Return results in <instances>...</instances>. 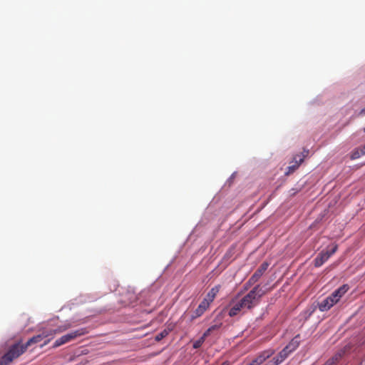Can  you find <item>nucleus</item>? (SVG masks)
I'll return each instance as SVG.
<instances>
[{
    "mask_svg": "<svg viewBox=\"0 0 365 365\" xmlns=\"http://www.w3.org/2000/svg\"><path fill=\"white\" fill-rule=\"evenodd\" d=\"M71 327V324H65V325H63V326H60L56 329H46V330H43L39 334L41 336V339L43 340V339H46V338H47L48 336H53L56 333L63 332V331L67 330L68 329H69Z\"/></svg>",
    "mask_w": 365,
    "mask_h": 365,
    "instance_id": "nucleus-9",
    "label": "nucleus"
},
{
    "mask_svg": "<svg viewBox=\"0 0 365 365\" xmlns=\"http://www.w3.org/2000/svg\"><path fill=\"white\" fill-rule=\"evenodd\" d=\"M221 365H230L229 361H225Z\"/></svg>",
    "mask_w": 365,
    "mask_h": 365,
    "instance_id": "nucleus-26",
    "label": "nucleus"
},
{
    "mask_svg": "<svg viewBox=\"0 0 365 365\" xmlns=\"http://www.w3.org/2000/svg\"><path fill=\"white\" fill-rule=\"evenodd\" d=\"M334 304L333 299H331V298L327 297L319 304V309L322 312L327 311Z\"/></svg>",
    "mask_w": 365,
    "mask_h": 365,
    "instance_id": "nucleus-15",
    "label": "nucleus"
},
{
    "mask_svg": "<svg viewBox=\"0 0 365 365\" xmlns=\"http://www.w3.org/2000/svg\"><path fill=\"white\" fill-rule=\"evenodd\" d=\"M297 192V190H295L292 195H295V193Z\"/></svg>",
    "mask_w": 365,
    "mask_h": 365,
    "instance_id": "nucleus-28",
    "label": "nucleus"
},
{
    "mask_svg": "<svg viewBox=\"0 0 365 365\" xmlns=\"http://www.w3.org/2000/svg\"><path fill=\"white\" fill-rule=\"evenodd\" d=\"M349 287L348 284H343L337 289H336L330 296L331 299H333V302L336 304L340 299L348 292Z\"/></svg>",
    "mask_w": 365,
    "mask_h": 365,
    "instance_id": "nucleus-8",
    "label": "nucleus"
},
{
    "mask_svg": "<svg viewBox=\"0 0 365 365\" xmlns=\"http://www.w3.org/2000/svg\"><path fill=\"white\" fill-rule=\"evenodd\" d=\"M49 341H50V339H48V340L45 341L44 343H43V345L47 344Z\"/></svg>",
    "mask_w": 365,
    "mask_h": 365,
    "instance_id": "nucleus-27",
    "label": "nucleus"
},
{
    "mask_svg": "<svg viewBox=\"0 0 365 365\" xmlns=\"http://www.w3.org/2000/svg\"><path fill=\"white\" fill-rule=\"evenodd\" d=\"M41 341V336H40V334H38L29 339L25 344L22 345L24 346V347H25V349L26 350L28 347L30 346L31 345L39 343Z\"/></svg>",
    "mask_w": 365,
    "mask_h": 365,
    "instance_id": "nucleus-17",
    "label": "nucleus"
},
{
    "mask_svg": "<svg viewBox=\"0 0 365 365\" xmlns=\"http://www.w3.org/2000/svg\"><path fill=\"white\" fill-rule=\"evenodd\" d=\"M221 326H222V323H219V324L212 325L211 327H209V329H211L212 331H213L215 330L219 329L221 327Z\"/></svg>",
    "mask_w": 365,
    "mask_h": 365,
    "instance_id": "nucleus-22",
    "label": "nucleus"
},
{
    "mask_svg": "<svg viewBox=\"0 0 365 365\" xmlns=\"http://www.w3.org/2000/svg\"><path fill=\"white\" fill-rule=\"evenodd\" d=\"M294 164L287 168V171L285 172L286 175H289L293 173L299 168L300 164L304 161V158H299V159L298 160L297 156H295L294 158Z\"/></svg>",
    "mask_w": 365,
    "mask_h": 365,
    "instance_id": "nucleus-12",
    "label": "nucleus"
},
{
    "mask_svg": "<svg viewBox=\"0 0 365 365\" xmlns=\"http://www.w3.org/2000/svg\"><path fill=\"white\" fill-rule=\"evenodd\" d=\"M341 356V354H337L329 359L331 361L332 364L336 365L337 364V362L339 361V360L340 359Z\"/></svg>",
    "mask_w": 365,
    "mask_h": 365,
    "instance_id": "nucleus-19",
    "label": "nucleus"
},
{
    "mask_svg": "<svg viewBox=\"0 0 365 365\" xmlns=\"http://www.w3.org/2000/svg\"><path fill=\"white\" fill-rule=\"evenodd\" d=\"M341 356V354H337L329 359L331 361L332 364L336 365L337 364V362L339 361V360L340 359Z\"/></svg>",
    "mask_w": 365,
    "mask_h": 365,
    "instance_id": "nucleus-20",
    "label": "nucleus"
},
{
    "mask_svg": "<svg viewBox=\"0 0 365 365\" xmlns=\"http://www.w3.org/2000/svg\"><path fill=\"white\" fill-rule=\"evenodd\" d=\"M264 292L259 284L256 285L252 290H250L246 295L240 299L247 310H251L257 305L259 304L261 297L264 295Z\"/></svg>",
    "mask_w": 365,
    "mask_h": 365,
    "instance_id": "nucleus-1",
    "label": "nucleus"
},
{
    "mask_svg": "<svg viewBox=\"0 0 365 365\" xmlns=\"http://www.w3.org/2000/svg\"><path fill=\"white\" fill-rule=\"evenodd\" d=\"M289 354L284 349L272 359V361L274 365H279L283 362Z\"/></svg>",
    "mask_w": 365,
    "mask_h": 365,
    "instance_id": "nucleus-13",
    "label": "nucleus"
},
{
    "mask_svg": "<svg viewBox=\"0 0 365 365\" xmlns=\"http://www.w3.org/2000/svg\"><path fill=\"white\" fill-rule=\"evenodd\" d=\"M205 341V340H202V337H201L199 340L196 341L194 343V344H193V348H195V349H197V348L200 347V346H201V345H202V344L203 343V341Z\"/></svg>",
    "mask_w": 365,
    "mask_h": 365,
    "instance_id": "nucleus-21",
    "label": "nucleus"
},
{
    "mask_svg": "<svg viewBox=\"0 0 365 365\" xmlns=\"http://www.w3.org/2000/svg\"><path fill=\"white\" fill-rule=\"evenodd\" d=\"M300 344V335H296L289 343L284 348L287 352L290 354L292 352L295 351Z\"/></svg>",
    "mask_w": 365,
    "mask_h": 365,
    "instance_id": "nucleus-11",
    "label": "nucleus"
},
{
    "mask_svg": "<svg viewBox=\"0 0 365 365\" xmlns=\"http://www.w3.org/2000/svg\"><path fill=\"white\" fill-rule=\"evenodd\" d=\"M26 351L25 347L20 343L12 345L0 359V365H9L14 359Z\"/></svg>",
    "mask_w": 365,
    "mask_h": 365,
    "instance_id": "nucleus-2",
    "label": "nucleus"
},
{
    "mask_svg": "<svg viewBox=\"0 0 365 365\" xmlns=\"http://www.w3.org/2000/svg\"><path fill=\"white\" fill-rule=\"evenodd\" d=\"M274 353V350L269 349L261 352L256 358H255L250 364L247 365H261L267 359L272 356Z\"/></svg>",
    "mask_w": 365,
    "mask_h": 365,
    "instance_id": "nucleus-7",
    "label": "nucleus"
},
{
    "mask_svg": "<svg viewBox=\"0 0 365 365\" xmlns=\"http://www.w3.org/2000/svg\"><path fill=\"white\" fill-rule=\"evenodd\" d=\"M337 248V245H334L330 250L322 251L314 260V266L317 267H321L333 254L336 252Z\"/></svg>",
    "mask_w": 365,
    "mask_h": 365,
    "instance_id": "nucleus-4",
    "label": "nucleus"
},
{
    "mask_svg": "<svg viewBox=\"0 0 365 365\" xmlns=\"http://www.w3.org/2000/svg\"><path fill=\"white\" fill-rule=\"evenodd\" d=\"M212 332L211 329H210L209 328L206 330V331H205V333L203 334L202 336V340H205L206 337H207L210 333Z\"/></svg>",
    "mask_w": 365,
    "mask_h": 365,
    "instance_id": "nucleus-23",
    "label": "nucleus"
},
{
    "mask_svg": "<svg viewBox=\"0 0 365 365\" xmlns=\"http://www.w3.org/2000/svg\"><path fill=\"white\" fill-rule=\"evenodd\" d=\"M230 308L228 312V315L230 317H235L241 313L244 314L247 311L246 307H244V304H242L240 299L236 302H235L234 300L232 301V302H230Z\"/></svg>",
    "mask_w": 365,
    "mask_h": 365,
    "instance_id": "nucleus-5",
    "label": "nucleus"
},
{
    "mask_svg": "<svg viewBox=\"0 0 365 365\" xmlns=\"http://www.w3.org/2000/svg\"><path fill=\"white\" fill-rule=\"evenodd\" d=\"M364 132L365 133V128H364Z\"/></svg>",
    "mask_w": 365,
    "mask_h": 365,
    "instance_id": "nucleus-29",
    "label": "nucleus"
},
{
    "mask_svg": "<svg viewBox=\"0 0 365 365\" xmlns=\"http://www.w3.org/2000/svg\"><path fill=\"white\" fill-rule=\"evenodd\" d=\"M210 305V304H208L207 300L203 299L192 314L191 320H194L202 316L205 313V312L209 308Z\"/></svg>",
    "mask_w": 365,
    "mask_h": 365,
    "instance_id": "nucleus-10",
    "label": "nucleus"
},
{
    "mask_svg": "<svg viewBox=\"0 0 365 365\" xmlns=\"http://www.w3.org/2000/svg\"><path fill=\"white\" fill-rule=\"evenodd\" d=\"M365 155V145L361 148H356L351 152V159L356 160Z\"/></svg>",
    "mask_w": 365,
    "mask_h": 365,
    "instance_id": "nucleus-16",
    "label": "nucleus"
},
{
    "mask_svg": "<svg viewBox=\"0 0 365 365\" xmlns=\"http://www.w3.org/2000/svg\"><path fill=\"white\" fill-rule=\"evenodd\" d=\"M264 365H274V364H273V362L272 361V360H270V361H268L266 364H264Z\"/></svg>",
    "mask_w": 365,
    "mask_h": 365,
    "instance_id": "nucleus-25",
    "label": "nucleus"
},
{
    "mask_svg": "<svg viewBox=\"0 0 365 365\" xmlns=\"http://www.w3.org/2000/svg\"><path fill=\"white\" fill-rule=\"evenodd\" d=\"M269 267V263L267 262H264L255 272V273L252 275V277L249 279L247 282L246 283L247 285L251 286L254 284H255L260 277L263 275V274L265 272V271Z\"/></svg>",
    "mask_w": 365,
    "mask_h": 365,
    "instance_id": "nucleus-6",
    "label": "nucleus"
},
{
    "mask_svg": "<svg viewBox=\"0 0 365 365\" xmlns=\"http://www.w3.org/2000/svg\"><path fill=\"white\" fill-rule=\"evenodd\" d=\"M220 289V285H217L214 287H212L209 292L207 293L206 297L204 299V300H207L208 304H211L213 300L215 299L217 294L219 292Z\"/></svg>",
    "mask_w": 365,
    "mask_h": 365,
    "instance_id": "nucleus-14",
    "label": "nucleus"
},
{
    "mask_svg": "<svg viewBox=\"0 0 365 365\" xmlns=\"http://www.w3.org/2000/svg\"><path fill=\"white\" fill-rule=\"evenodd\" d=\"M88 331H86V329L82 328L73 331H71L67 334H65L62 336L61 337L58 338L56 340V341L53 344V347L56 348L58 346H60L64 344H66L68 342H70L75 339H76L78 336H83L84 334H87Z\"/></svg>",
    "mask_w": 365,
    "mask_h": 365,
    "instance_id": "nucleus-3",
    "label": "nucleus"
},
{
    "mask_svg": "<svg viewBox=\"0 0 365 365\" xmlns=\"http://www.w3.org/2000/svg\"><path fill=\"white\" fill-rule=\"evenodd\" d=\"M168 334H169V330L164 329L162 331H160V333H158V334H156L155 339L156 341H160L163 339H164L165 336H167L168 335Z\"/></svg>",
    "mask_w": 365,
    "mask_h": 365,
    "instance_id": "nucleus-18",
    "label": "nucleus"
},
{
    "mask_svg": "<svg viewBox=\"0 0 365 365\" xmlns=\"http://www.w3.org/2000/svg\"><path fill=\"white\" fill-rule=\"evenodd\" d=\"M359 115H365V107L360 110Z\"/></svg>",
    "mask_w": 365,
    "mask_h": 365,
    "instance_id": "nucleus-24",
    "label": "nucleus"
}]
</instances>
